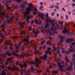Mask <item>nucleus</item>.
I'll return each mask as SVG.
<instances>
[{"instance_id":"obj_1","label":"nucleus","mask_w":75,"mask_h":75,"mask_svg":"<svg viewBox=\"0 0 75 75\" xmlns=\"http://www.w3.org/2000/svg\"><path fill=\"white\" fill-rule=\"evenodd\" d=\"M37 61L35 60V62H29V64L30 65H32L33 64H34L36 67H38L39 66V64H40L41 62H42V61H41L40 59H39V58H38L36 59Z\"/></svg>"},{"instance_id":"obj_2","label":"nucleus","mask_w":75,"mask_h":75,"mask_svg":"<svg viewBox=\"0 0 75 75\" xmlns=\"http://www.w3.org/2000/svg\"><path fill=\"white\" fill-rule=\"evenodd\" d=\"M1 27L2 28V29L3 30L4 33H5V30L4 29L6 28V23H4L2 25H1Z\"/></svg>"},{"instance_id":"obj_3","label":"nucleus","mask_w":75,"mask_h":75,"mask_svg":"<svg viewBox=\"0 0 75 75\" xmlns=\"http://www.w3.org/2000/svg\"><path fill=\"white\" fill-rule=\"evenodd\" d=\"M29 6H30L28 8H29V10H30V11H32V10H35V11H37V8L35 7V8L34 9L31 8V7L33 5L32 3H31L29 4Z\"/></svg>"},{"instance_id":"obj_4","label":"nucleus","mask_w":75,"mask_h":75,"mask_svg":"<svg viewBox=\"0 0 75 75\" xmlns=\"http://www.w3.org/2000/svg\"><path fill=\"white\" fill-rule=\"evenodd\" d=\"M58 66L60 68V69H59V71H64L63 68H62L63 67H64V64L62 65L58 64Z\"/></svg>"},{"instance_id":"obj_5","label":"nucleus","mask_w":75,"mask_h":75,"mask_svg":"<svg viewBox=\"0 0 75 75\" xmlns=\"http://www.w3.org/2000/svg\"><path fill=\"white\" fill-rule=\"evenodd\" d=\"M24 45H25L26 43L29 41V38L28 37L26 39H25L23 41H22V42H23Z\"/></svg>"},{"instance_id":"obj_6","label":"nucleus","mask_w":75,"mask_h":75,"mask_svg":"<svg viewBox=\"0 0 75 75\" xmlns=\"http://www.w3.org/2000/svg\"><path fill=\"white\" fill-rule=\"evenodd\" d=\"M58 37L60 39V40H61L60 41V42L61 43H62V42H64L63 39H64V37L63 36H62L60 35H59L58 36Z\"/></svg>"},{"instance_id":"obj_7","label":"nucleus","mask_w":75,"mask_h":75,"mask_svg":"<svg viewBox=\"0 0 75 75\" xmlns=\"http://www.w3.org/2000/svg\"><path fill=\"white\" fill-rule=\"evenodd\" d=\"M61 50L62 51V53H65V52L66 53V54H69V51H65L64 50V48L63 47H62L61 48Z\"/></svg>"},{"instance_id":"obj_8","label":"nucleus","mask_w":75,"mask_h":75,"mask_svg":"<svg viewBox=\"0 0 75 75\" xmlns=\"http://www.w3.org/2000/svg\"><path fill=\"white\" fill-rule=\"evenodd\" d=\"M71 41H74V40L72 39H68L66 40V42L67 43H70Z\"/></svg>"},{"instance_id":"obj_9","label":"nucleus","mask_w":75,"mask_h":75,"mask_svg":"<svg viewBox=\"0 0 75 75\" xmlns=\"http://www.w3.org/2000/svg\"><path fill=\"white\" fill-rule=\"evenodd\" d=\"M46 20H45V22L46 23H49V22H51V20L49 19V17L48 16H46Z\"/></svg>"},{"instance_id":"obj_10","label":"nucleus","mask_w":75,"mask_h":75,"mask_svg":"<svg viewBox=\"0 0 75 75\" xmlns=\"http://www.w3.org/2000/svg\"><path fill=\"white\" fill-rule=\"evenodd\" d=\"M62 33L65 34V33H67V34H70V32L67 30H64L62 31Z\"/></svg>"},{"instance_id":"obj_11","label":"nucleus","mask_w":75,"mask_h":75,"mask_svg":"<svg viewBox=\"0 0 75 75\" xmlns=\"http://www.w3.org/2000/svg\"><path fill=\"white\" fill-rule=\"evenodd\" d=\"M47 55L46 54H45L42 57V59H44V60H45L47 59Z\"/></svg>"},{"instance_id":"obj_12","label":"nucleus","mask_w":75,"mask_h":75,"mask_svg":"<svg viewBox=\"0 0 75 75\" xmlns=\"http://www.w3.org/2000/svg\"><path fill=\"white\" fill-rule=\"evenodd\" d=\"M38 15L39 17H40V18H43V17L44 16V14L41 13H39Z\"/></svg>"},{"instance_id":"obj_13","label":"nucleus","mask_w":75,"mask_h":75,"mask_svg":"<svg viewBox=\"0 0 75 75\" xmlns=\"http://www.w3.org/2000/svg\"><path fill=\"white\" fill-rule=\"evenodd\" d=\"M13 70L14 71H18L19 69L17 67H14L13 69Z\"/></svg>"},{"instance_id":"obj_14","label":"nucleus","mask_w":75,"mask_h":75,"mask_svg":"<svg viewBox=\"0 0 75 75\" xmlns=\"http://www.w3.org/2000/svg\"><path fill=\"white\" fill-rule=\"evenodd\" d=\"M5 14H6V13L4 11L2 12V14L1 16L2 18H4V15H5Z\"/></svg>"},{"instance_id":"obj_15","label":"nucleus","mask_w":75,"mask_h":75,"mask_svg":"<svg viewBox=\"0 0 75 75\" xmlns=\"http://www.w3.org/2000/svg\"><path fill=\"white\" fill-rule=\"evenodd\" d=\"M7 24H11L12 23L11 21H10V19H7Z\"/></svg>"},{"instance_id":"obj_16","label":"nucleus","mask_w":75,"mask_h":75,"mask_svg":"<svg viewBox=\"0 0 75 75\" xmlns=\"http://www.w3.org/2000/svg\"><path fill=\"white\" fill-rule=\"evenodd\" d=\"M51 42L50 41H49L46 42V44L47 45H52V44L51 43Z\"/></svg>"},{"instance_id":"obj_17","label":"nucleus","mask_w":75,"mask_h":75,"mask_svg":"<svg viewBox=\"0 0 75 75\" xmlns=\"http://www.w3.org/2000/svg\"><path fill=\"white\" fill-rule=\"evenodd\" d=\"M27 8V10H28L26 12V13L28 14H30V11H31V10H30V9L28 8Z\"/></svg>"},{"instance_id":"obj_18","label":"nucleus","mask_w":75,"mask_h":75,"mask_svg":"<svg viewBox=\"0 0 75 75\" xmlns=\"http://www.w3.org/2000/svg\"><path fill=\"white\" fill-rule=\"evenodd\" d=\"M1 75H6L7 73L6 72V71H4L3 72L1 73Z\"/></svg>"},{"instance_id":"obj_19","label":"nucleus","mask_w":75,"mask_h":75,"mask_svg":"<svg viewBox=\"0 0 75 75\" xmlns=\"http://www.w3.org/2000/svg\"><path fill=\"white\" fill-rule=\"evenodd\" d=\"M49 25V23H46V25H45V29L46 28H47V26H48Z\"/></svg>"},{"instance_id":"obj_20","label":"nucleus","mask_w":75,"mask_h":75,"mask_svg":"<svg viewBox=\"0 0 75 75\" xmlns=\"http://www.w3.org/2000/svg\"><path fill=\"white\" fill-rule=\"evenodd\" d=\"M52 48H53V50H54V51H57V49H56V48H55V45H54L53 46Z\"/></svg>"},{"instance_id":"obj_21","label":"nucleus","mask_w":75,"mask_h":75,"mask_svg":"<svg viewBox=\"0 0 75 75\" xmlns=\"http://www.w3.org/2000/svg\"><path fill=\"white\" fill-rule=\"evenodd\" d=\"M41 22H42L41 21H40L39 22H38V21H37L36 22V23L37 24H41Z\"/></svg>"},{"instance_id":"obj_22","label":"nucleus","mask_w":75,"mask_h":75,"mask_svg":"<svg viewBox=\"0 0 75 75\" xmlns=\"http://www.w3.org/2000/svg\"><path fill=\"white\" fill-rule=\"evenodd\" d=\"M20 7H21V8H24L25 6L24 5L22 4L20 5Z\"/></svg>"},{"instance_id":"obj_23","label":"nucleus","mask_w":75,"mask_h":75,"mask_svg":"<svg viewBox=\"0 0 75 75\" xmlns=\"http://www.w3.org/2000/svg\"><path fill=\"white\" fill-rule=\"evenodd\" d=\"M28 3V2L27 1H25L24 2H23V4H24L25 5H27Z\"/></svg>"},{"instance_id":"obj_24","label":"nucleus","mask_w":75,"mask_h":75,"mask_svg":"<svg viewBox=\"0 0 75 75\" xmlns=\"http://www.w3.org/2000/svg\"><path fill=\"white\" fill-rule=\"evenodd\" d=\"M15 47H16V48H20V45H17V44H16L15 45Z\"/></svg>"},{"instance_id":"obj_25","label":"nucleus","mask_w":75,"mask_h":75,"mask_svg":"<svg viewBox=\"0 0 75 75\" xmlns=\"http://www.w3.org/2000/svg\"><path fill=\"white\" fill-rule=\"evenodd\" d=\"M54 30V28H53V27H52L51 28L50 30H49V32H51L52 31Z\"/></svg>"},{"instance_id":"obj_26","label":"nucleus","mask_w":75,"mask_h":75,"mask_svg":"<svg viewBox=\"0 0 75 75\" xmlns=\"http://www.w3.org/2000/svg\"><path fill=\"white\" fill-rule=\"evenodd\" d=\"M13 54L12 53H7V55L9 56V57H11V55H12Z\"/></svg>"},{"instance_id":"obj_27","label":"nucleus","mask_w":75,"mask_h":75,"mask_svg":"<svg viewBox=\"0 0 75 75\" xmlns=\"http://www.w3.org/2000/svg\"><path fill=\"white\" fill-rule=\"evenodd\" d=\"M68 69H69V71L71 70V69H72V66H69L68 67Z\"/></svg>"},{"instance_id":"obj_28","label":"nucleus","mask_w":75,"mask_h":75,"mask_svg":"<svg viewBox=\"0 0 75 75\" xmlns=\"http://www.w3.org/2000/svg\"><path fill=\"white\" fill-rule=\"evenodd\" d=\"M4 50H7L8 48V47L6 45L4 47Z\"/></svg>"},{"instance_id":"obj_29","label":"nucleus","mask_w":75,"mask_h":75,"mask_svg":"<svg viewBox=\"0 0 75 75\" xmlns=\"http://www.w3.org/2000/svg\"><path fill=\"white\" fill-rule=\"evenodd\" d=\"M68 57H65V59L66 61H67L68 62H69V60H68Z\"/></svg>"},{"instance_id":"obj_30","label":"nucleus","mask_w":75,"mask_h":75,"mask_svg":"<svg viewBox=\"0 0 75 75\" xmlns=\"http://www.w3.org/2000/svg\"><path fill=\"white\" fill-rule=\"evenodd\" d=\"M45 42V40H43L40 43L42 45L43 44H44Z\"/></svg>"},{"instance_id":"obj_31","label":"nucleus","mask_w":75,"mask_h":75,"mask_svg":"<svg viewBox=\"0 0 75 75\" xmlns=\"http://www.w3.org/2000/svg\"><path fill=\"white\" fill-rule=\"evenodd\" d=\"M33 34H34L35 35H38V33L37 32H35L33 31Z\"/></svg>"},{"instance_id":"obj_32","label":"nucleus","mask_w":75,"mask_h":75,"mask_svg":"<svg viewBox=\"0 0 75 75\" xmlns=\"http://www.w3.org/2000/svg\"><path fill=\"white\" fill-rule=\"evenodd\" d=\"M24 64L25 65V67L27 65V62H25L24 63Z\"/></svg>"},{"instance_id":"obj_33","label":"nucleus","mask_w":75,"mask_h":75,"mask_svg":"<svg viewBox=\"0 0 75 75\" xmlns=\"http://www.w3.org/2000/svg\"><path fill=\"white\" fill-rule=\"evenodd\" d=\"M8 62L7 61H6L4 63V65H8Z\"/></svg>"},{"instance_id":"obj_34","label":"nucleus","mask_w":75,"mask_h":75,"mask_svg":"<svg viewBox=\"0 0 75 75\" xmlns=\"http://www.w3.org/2000/svg\"><path fill=\"white\" fill-rule=\"evenodd\" d=\"M45 54H46V55L47 54H50V51H49L48 50L47 51H46Z\"/></svg>"},{"instance_id":"obj_35","label":"nucleus","mask_w":75,"mask_h":75,"mask_svg":"<svg viewBox=\"0 0 75 75\" xmlns=\"http://www.w3.org/2000/svg\"><path fill=\"white\" fill-rule=\"evenodd\" d=\"M55 14V12H53L51 13V16H54Z\"/></svg>"},{"instance_id":"obj_36","label":"nucleus","mask_w":75,"mask_h":75,"mask_svg":"<svg viewBox=\"0 0 75 75\" xmlns=\"http://www.w3.org/2000/svg\"><path fill=\"white\" fill-rule=\"evenodd\" d=\"M50 8H54V5H52V6L50 7Z\"/></svg>"},{"instance_id":"obj_37","label":"nucleus","mask_w":75,"mask_h":75,"mask_svg":"<svg viewBox=\"0 0 75 75\" xmlns=\"http://www.w3.org/2000/svg\"><path fill=\"white\" fill-rule=\"evenodd\" d=\"M42 8H43V6L41 5L39 7V9H40V10H41Z\"/></svg>"},{"instance_id":"obj_38","label":"nucleus","mask_w":75,"mask_h":75,"mask_svg":"<svg viewBox=\"0 0 75 75\" xmlns=\"http://www.w3.org/2000/svg\"><path fill=\"white\" fill-rule=\"evenodd\" d=\"M41 72H42V71L41 69H40L39 70L37 71L38 73H40Z\"/></svg>"},{"instance_id":"obj_39","label":"nucleus","mask_w":75,"mask_h":75,"mask_svg":"<svg viewBox=\"0 0 75 75\" xmlns=\"http://www.w3.org/2000/svg\"><path fill=\"white\" fill-rule=\"evenodd\" d=\"M29 19H30L29 18H26V21H27V22H28V23H30L29 22V20H29Z\"/></svg>"},{"instance_id":"obj_40","label":"nucleus","mask_w":75,"mask_h":75,"mask_svg":"<svg viewBox=\"0 0 75 75\" xmlns=\"http://www.w3.org/2000/svg\"><path fill=\"white\" fill-rule=\"evenodd\" d=\"M14 1H17L18 3H21V0H13Z\"/></svg>"},{"instance_id":"obj_41","label":"nucleus","mask_w":75,"mask_h":75,"mask_svg":"<svg viewBox=\"0 0 75 75\" xmlns=\"http://www.w3.org/2000/svg\"><path fill=\"white\" fill-rule=\"evenodd\" d=\"M34 23V21H31V25H33V24Z\"/></svg>"},{"instance_id":"obj_42","label":"nucleus","mask_w":75,"mask_h":75,"mask_svg":"<svg viewBox=\"0 0 75 75\" xmlns=\"http://www.w3.org/2000/svg\"><path fill=\"white\" fill-rule=\"evenodd\" d=\"M6 8L7 10H8V9H11V7H8V6L6 7Z\"/></svg>"},{"instance_id":"obj_43","label":"nucleus","mask_w":75,"mask_h":75,"mask_svg":"<svg viewBox=\"0 0 75 75\" xmlns=\"http://www.w3.org/2000/svg\"><path fill=\"white\" fill-rule=\"evenodd\" d=\"M74 51V50H72V49H69V52H72V51Z\"/></svg>"},{"instance_id":"obj_44","label":"nucleus","mask_w":75,"mask_h":75,"mask_svg":"<svg viewBox=\"0 0 75 75\" xmlns=\"http://www.w3.org/2000/svg\"><path fill=\"white\" fill-rule=\"evenodd\" d=\"M47 51H50V50H51V47L48 48L47 49Z\"/></svg>"},{"instance_id":"obj_45","label":"nucleus","mask_w":75,"mask_h":75,"mask_svg":"<svg viewBox=\"0 0 75 75\" xmlns=\"http://www.w3.org/2000/svg\"><path fill=\"white\" fill-rule=\"evenodd\" d=\"M71 44H72V46H74V45H75V42H72L71 43Z\"/></svg>"},{"instance_id":"obj_46","label":"nucleus","mask_w":75,"mask_h":75,"mask_svg":"<svg viewBox=\"0 0 75 75\" xmlns=\"http://www.w3.org/2000/svg\"><path fill=\"white\" fill-rule=\"evenodd\" d=\"M55 8H57V9H59V7L57 6H55Z\"/></svg>"},{"instance_id":"obj_47","label":"nucleus","mask_w":75,"mask_h":75,"mask_svg":"<svg viewBox=\"0 0 75 75\" xmlns=\"http://www.w3.org/2000/svg\"><path fill=\"white\" fill-rule=\"evenodd\" d=\"M69 63L70 64V66H71L73 65V63L72 62H69Z\"/></svg>"},{"instance_id":"obj_48","label":"nucleus","mask_w":75,"mask_h":75,"mask_svg":"<svg viewBox=\"0 0 75 75\" xmlns=\"http://www.w3.org/2000/svg\"><path fill=\"white\" fill-rule=\"evenodd\" d=\"M31 69L33 71H34V68H33V66L31 67Z\"/></svg>"},{"instance_id":"obj_49","label":"nucleus","mask_w":75,"mask_h":75,"mask_svg":"<svg viewBox=\"0 0 75 75\" xmlns=\"http://www.w3.org/2000/svg\"><path fill=\"white\" fill-rule=\"evenodd\" d=\"M15 64L16 65H18L19 64V62H18V61H17L15 62Z\"/></svg>"},{"instance_id":"obj_50","label":"nucleus","mask_w":75,"mask_h":75,"mask_svg":"<svg viewBox=\"0 0 75 75\" xmlns=\"http://www.w3.org/2000/svg\"><path fill=\"white\" fill-rule=\"evenodd\" d=\"M13 48L12 47H10L9 48V51H10L11 50H13Z\"/></svg>"},{"instance_id":"obj_51","label":"nucleus","mask_w":75,"mask_h":75,"mask_svg":"<svg viewBox=\"0 0 75 75\" xmlns=\"http://www.w3.org/2000/svg\"><path fill=\"white\" fill-rule=\"evenodd\" d=\"M28 18H32V16H31V15H30L28 16Z\"/></svg>"},{"instance_id":"obj_52","label":"nucleus","mask_w":75,"mask_h":75,"mask_svg":"<svg viewBox=\"0 0 75 75\" xmlns=\"http://www.w3.org/2000/svg\"><path fill=\"white\" fill-rule=\"evenodd\" d=\"M35 14H37V12L35 11L33 12V14L34 15H35Z\"/></svg>"},{"instance_id":"obj_53","label":"nucleus","mask_w":75,"mask_h":75,"mask_svg":"<svg viewBox=\"0 0 75 75\" xmlns=\"http://www.w3.org/2000/svg\"><path fill=\"white\" fill-rule=\"evenodd\" d=\"M71 4L72 5V7H74V6H75V4L72 3Z\"/></svg>"},{"instance_id":"obj_54","label":"nucleus","mask_w":75,"mask_h":75,"mask_svg":"<svg viewBox=\"0 0 75 75\" xmlns=\"http://www.w3.org/2000/svg\"><path fill=\"white\" fill-rule=\"evenodd\" d=\"M73 57L74 59H75V54H73Z\"/></svg>"},{"instance_id":"obj_55","label":"nucleus","mask_w":75,"mask_h":75,"mask_svg":"<svg viewBox=\"0 0 75 75\" xmlns=\"http://www.w3.org/2000/svg\"><path fill=\"white\" fill-rule=\"evenodd\" d=\"M43 47L45 49L46 48H47V47H46V45H43Z\"/></svg>"},{"instance_id":"obj_56","label":"nucleus","mask_w":75,"mask_h":75,"mask_svg":"<svg viewBox=\"0 0 75 75\" xmlns=\"http://www.w3.org/2000/svg\"><path fill=\"white\" fill-rule=\"evenodd\" d=\"M25 21H24V22H22V24L23 25H25Z\"/></svg>"},{"instance_id":"obj_57","label":"nucleus","mask_w":75,"mask_h":75,"mask_svg":"<svg viewBox=\"0 0 75 75\" xmlns=\"http://www.w3.org/2000/svg\"><path fill=\"white\" fill-rule=\"evenodd\" d=\"M51 23L53 26H55V25L52 22Z\"/></svg>"},{"instance_id":"obj_58","label":"nucleus","mask_w":75,"mask_h":75,"mask_svg":"<svg viewBox=\"0 0 75 75\" xmlns=\"http://www.w3.org/2000/svg\"><path fill=\"white\" fill-rule=\"evenodd\" d=\"M66 20H68V17L67 15H66Z\"/></svg>"},{"instance_id":"obj_59","label":"nucleus","mask_w":75,"mask_h":75,"mask_svg":"<svg viewBox=\"0 0 75 75\" xmlns=\"http://www.w3.org/2000/svg\"><path fill=\"white\" fill-rule=\"evenodd\" d=\"M69 6H70V5L67 4L66 6V7L68 8V7Z\"/></svg>"},{"instance_id":"obj_60","label":"nucleus","mask_w":75,"mask_h":75,"mask_svg":"<svg viewBox=\"0 0 75 75\" xmlns=\"http://www.w3.org/2000/svg\"><path fill=\"white\" fill-rule=\"evenodd\" d=\"M49 34H50V35H52V34H53V33H52V32H50Z\"/></svg>"},{"instance_id":"obj_61","label":"nucleus","mask_w":75,"mask_h":75,"mask_svg":"<svg viewBox=\"0 0 75 75\" xmlns=\"http://www.w3.org/2000/svg\"><path fill=\"white\" fill-rule=\"evenodd\" d=\"M59 23H60V25H62V23L61 21H59Z\"/></svg>"},{"instance_id":"obj_62","label":"nucleus","mask_w":75,"mask_h":75,"mask_svg":"<svg viewBox=\"0 0 75 75\" xmlns=\"http://www.w3.org/2000/svg\"><path fill=\"white\" fill-rule=\"evenodd\" d=\"M34 51H37V49H36V48H34Z\"/></svg>"},{"instance_id":"obj_63","label":"nucleus","mask_w":75,"mask_h":75,"mask_svg":"<svg viewBox=\"0 0 75 75\" xmlns=\"http://www.w3.org/2000/svg\"><path fill=\"white\" fill-rule=\"evenodd\" d=\"M62 10H63L64 11H65V10L64 8H62Z\"/></svg>"},{"instance_id":"obj_64","label":"nucleus","mask_w":75,"mask_h":75,"mask_svg":"<svg viewBox=\"0 0 75 75\" xmlns=\"http://www.w3.org/2000/svg\"><path fill=\"white\" fill-rule=\"evenodd\" d=\"M71 11H72L73 12L75 11V9H73V10H71Z\"/></svg>"}]
</instances>
